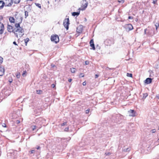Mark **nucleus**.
Here are the masks:
<instances>
[{"label":"nucleus","mask_w":159,"mask_h":159,"mask_svg":"<svg viewBox=\"0 0 159 159\" xmlns=\"http://www.w3.org/2000/svg\"><path fill=\"white\" fill-rule=\"evenodd\" d=\"M15 28L14 29L13 33L16 36L17 38H20L24 34V30L20 27V23H16L15 25Z\"/></svg>","instance_id":"f257e3e1"},{"label":"nucleus","mask_w":159,"mask_h":159,"mask_svg":"<svg viewBox=\"0 0 159 159\" xmlns=\"http://www.w3.org/2000/svg\"><path fill=\"white\" fill-rule=\"evenodd\" d=\"M51 39L52 42L56 43L58 42L59 40V37L57 35H52Z\"/></svg>","instance_id":"f03ea898"},{"label":"nucleus","mask_w":159,"mask_h":159,"mask_svg":"<svg viewBox=\"0 0 159 159\" xmlns=\"http://www.w3.org/2000/svg\"><path fill=\"white\" fill-rule=\"evenodd\" d=\"M125 28L127 31H129L132 30L133 29L132 25L131 24H127L125 25Z\"/></svg>","instance_id":"7ed1b4c3"},{"label":"nucleus","mask_w":159,"mask_h":159,"mask_svg":"<svg viewBox=\"0 0 159 159\" xmlns=\"http://www.w3.org/2000/svg\"><path fill=\"white\" fill-rule=\"evenodd\" d=\"M70 25L69 20H64L63 25L64 27L67 30L69 29V26Z\"/></svg>","instance_id":"20e7f679"},{"label":"nucleus","mask_w":159,"mask_h":159,"mask_svg":"<svg viewBox=\"0 0 159 159\" xmlns=\"http://www.w3.org/2000/svg\"><path fill=\"white\" fill-rule=\"evenodd\" d=\"M104 43L106 45L110 46L113 43V41L110 39H107L105 41Z\"/></svg>","instance_id":"39448f33"},{"label":"nucleus","mask_w":159,"mask_h":159,"mask_svg":"<svg viewBox=\"0 0 159 159\" xmlns=\"http://www.w3.org/2000/svg\"><path fill=\"white\" fill-rule=\"evenodd\" d=\"M5 3L7 6L9 7L11 6L13 3L12 0H6Z\"/></svg>","instance_id":"423d86ee"},{"label":"nucleus","mask_w":159,"mask_h":159,"mask_svg":"<svg viewBox=\"0 0 159 159\" xmlns=\"http://www.w3.org/2000/svg\"><path fill=\"white\" fill-rule=\"evenodd\" d=\"M129 116H135V112L134 110H130L128 111Z\"/></svg>","instance_id":"0eeeda50"},{"label":"nucleus","mask_w":159,"mask_h":159,"mask_svg":"<svg viewBox=\"0 0 159 159\" xmlns=\"http://www.w3.org/2000/svg\"><path fill=\"white\" fill-rule=\"evenodd\" d=\"M83 30V26L82 25H80L77 28L76 31L79 33H81Z\"/></svg>","instance_id":"6e6552de"},{"label":"nucleus","mask_w":159,"mask_h":159,"mask_svg":"<svg viewBox=\"0 0 159 159\" xmlns=\"http://www.w3.org/2000/svg\"><path fill=\"white\" fill-rule=\"evenodd\" d=\"M88 3L87 2H86V1H83V3H82V7H84L81 8H80V9H81L82 10H84L85 8L87 7L88 6Z\"/></svg>","instance_id":"1a4fd4ad"},{"label":"nucleus","mask_w":159,"mask_h":159,"mask_svg":"<svg viewBox=\"0 0 159 159\" xmlns=\"http://www.w3.org/2000/svg\"><path fill=\"white\" fill-rule=\"evenodd\" d=\"M3 19H8L9 20H14V18L12 17H7L6 18L3 17L1 15H0V20H2Z\"/></svg>","instance_id":"9d476101"},{"label":"nucleus","mask_w":159,"mask_h":159,"mask_svg":"<svg viewBox=\"0 0 159 159\" xmlns=\"http://www.w3.org/2000/svg\"><path fill=\"white\" fill-rule=\"evenodd\" d=\"M4 30V27L3 25L0 22V34H2Z\"/></svg>","instance_id":"9b49d317"},{"label":"nucleus","mask_w":159,"mask_h":159,"mask_svg":"<svg viewBox=\"0 0 159 159\" xmlns=\"http://www.w3.org/2000/svg\"><path fill=\"white\" fill-rule=\"evenodd\" d=\"M90 46L92 48L93 50H95V48L94 46V44L93 43V39H91L90 42Z\"/></svg>","instance_id":"f8f14e48"},{"label":"nucleus","mask_w":159,"mask_h":159,"mask_svg":"<svg viewBox=\"0 0 159 159\" xmlns=\"http://www.w3.org/2000/svg\"><path fill=\"white\" fill-rule=\"evenodd\" d=\"M4 68L2 67H0V76H2L4 74Z\"/></svg>","instance_id":"ddd939ff"},{"label":"nucleus","mask_w":159,"mask_h":159,"mask_svg":"<svg viewBox=\"0 0 159 159\" xmlns=\"http://www.w3.org/2000/svg\"><path fill=\"white\" fill-rule=\"evenodd\" d=\"M152 79L151 78H147L145 80V82L147 84H149L152 82Z\"/></svg>","instance_id":"4468645a"},{"label":"nucleus","mask_w":159,"mask_h":159,"mask_svg":"<svg viewBox=\"0 0 159 159\" xmlns=\"http://www.w3.org/2000/svg\"><path fill=\"white\" fill-rule=\"evenodd\" d=\"M7 30L9 32H13L14 29H13L12 27L10 25H8L7 26Z\"/></svg>","instance_id":"2eb2a0df"},{"label":"nucleus","mask_w":159,"mask_h":159,"mask_svg":"<svg viewBox=\"0 0 159 159\" xmlns=\"http://www.w3.org/2000/svg\"><path fill=\"white\" fill-rule=\"evenodd\" d=\"M4 4L5 3L2 1H0V9L3 7Z\"/></svg>","instance_id":"dca6fc26"},{"label":"nucleus","mask_w":159,"mask_h":159,"mask_svg":"<svg viewBox=\"0 0 159 159\" xmlns=\"http://www.w3.org/2000/svg\"><path fill=\"white\" fill-rule=\"evenodd\" d=\"M80 14V11H79V12H73L72 13V16H78V15H79Z\"/></svg>","instance_id":"f3484780"},{"label":"nucleus","mask_w":159,"mask_h":159,"mask_svg":"<svg viewBox=\"0 0 159 159\" xmlns=\"http://www.w3.org/2000/svg\"><path fill=\"white\" fill-rule=\"evenodd\" d=\"M70 70L72 73H74L76 69L74 68H72L70 69Z\"/></svg>","instance_id":"a211bd4d"},{"label":"nucleus","mask_w":159,"mask_h":159,"mask_svg":"<svg viewBox=\"0 0 159 159\" xmlns=\"http://www.w3.org/2000/svg\"><path fill=\"white\" fill-rule=\"evenodd\" d=\"M13 2L16 4L20 2V0H12Z\"/></svg>","instance_id":"6ab92c4d"},{"label":"nucleus","mask_w":159,"mask_h":159,"mask_svg":"<svg viewBox=\"0 0 159 159\" xmlns=\"http://www.w3.org/2000/svg\"><path fill=\"white\" fill-rule=\"evenodd\" d=\"M24 40H25V45H26L27 43L29 41V39L27 38H26Z\"/></svg>","instance_id":"aec40b11"},{"label":"nucleus","mask_w":159,"mask_h":159,"mask_svg":"<svg viewBox=\"0 0 159 159\" xmlns=\"http://www.w3.org/2000/svg\"><path fill=\"white\" fill-rule=\"evenodd\" d=\"M148 96V94L147 93H145L143 94V98H145L146 97Z\"/></svg>","instance_id":"412c9836"},{"label":"nucleus","mask_w":159,"mask_h":159,"mask_svg":"<svg viewBox=\"0 0 159 159\" xmlns=\"http://www.w3.org/2000/svg\"><path fill=\"white\" fill-rule=\"evenodd\" d=\"M42 120V119L41 118H39L38 119H37L35 120V122L36 123H37L39 122V121H40Z\"/></svg>","instance_id":"4be33fe9"},{"label":"nucleus","mask_w":159,"mask_h":159,"mask_svg":"<svg viewBox=\"0 0 159 159\" xmlns=\"http://www.w3.org/2000/svg\"><path fill=\"white\" fill-rule=\"evenodd\" d=\"M155 26L156 27V30H157V28L159 27V24L158 23H156L155 25Z\"/></svg>","instance_id":"5701e85b"},{"label":"nucleus","mask_w":159,"mask_h":159,"mask_svg":"<svg viewBox=\"0 0 159 159\" xmlns=\"http://www.w3.org/2000/svg\"><path fill=\"white\" fill-rule=\"evenodd\" d=\"M35 4L37 7H38L40 8H41V6L40 4L38 3H35Z\"/></svg>","instance_id":"b1692460"},{"label":"nucleus","mask_w":159,"mask_h":159,"mask_svg":"<svg viewBox=\"0 0 159 159\" xmlns=\"http://www.w3.org/2000/svg\"><path fill=\"white\" fill-rule=\"evenodd\" d=\"M26 71H23V73L22 74V76L23 77H25L26 76Z\"/></svg>","instance_id":"393cba45"},{"label":"nucleus","mask_w":159,"mask_h":159,"mask_svg":"<svg viewBox=\"0 0 159 159\" xmlns=\"http://www.w3.org/2000/svg\"><path fill=\"white\" fill-rule=\"evenodd\" d=\"M3 58L0 56V65L2 64L3 62Z\"/></svg>","instance_id":"a878e982"},{"label":"nucleus","mask_w":159,"mask_h":159,"mask_svg":"<svg viewBox=\"0 0 159 159\" xmlns=\"http://www.w3.org/2000/svg\"><path fill=\"white\" fill-rule=\"evenodd\" d=\"M132 74H130V73H127V76L128 77H132Z\"/></svg>","instance_id":"bb28decb"},{"label":"nucleus","mask_w":159,"mask_h":159,"mask_svg":"<svg viewBox=\"0 0 159 159\" xmlns=\"http://www.w3.org/2000/svg\"><path fill=\"white\" fill-rule=\"evenodd\" d=\"M25 18H26V17L28 15V12L27 11H25Z\"/></svg>","instance_id":"cd10ccee"},{"label":"nucleus","mask_w":159,"mask_h":159,"mask_svg":"<svg viewBox=\"0 0 159 159\" xmlns=\"http://www.w3.org/2000/svg\"><path fill=\"white\" fill-rule=\"evenodd\" d=\"M20 75L19 73H17L16 75V77L17 78H19L20 77Z\"/></svg>","instance_id":"c85d7f7f"},{"label":"nucleus","mask_w":159,"mask_h":159,"mask_svg":"<svg viewBox=\"0 0 159 159\" xmlns=\"http://www.w3.org/2000/svg\"><path fill=\"white\" fill-rule=\"evenodd\" d=\"M151 132L152 133H154L156 132V130L155 129H153L151 130Z\"/></svg>","instance_id":"c756f323"},{"label":"nucleus","mask_w":159,"mask_h":159,"mask_svg":"<svg viewBox=\"0 0 159 159\" xmlns=\"http://www.w3.org/2000/svg\"><path fill=\"white\" fill-rule=\"evenodd\" d=\"M31 128H32V130L34 131V130L36 128V126L35 125L32 126Z\"/></svg>","instance_id":"7c9ffc66"},{"label":"nucleus","mask_w":159,"mask_h":159,"mask_svg":"<svg viewBox=\"0 0 159 159\" xmlns=\"http://www.w3.org/2000/svg\"><path fill=\"white\" fill-rule=\"evenodd\" d=\"M41 91L40 90H36V93L37 94H39L40 93V92Z\"/></svg>","instance_id":"2f4dec72"},{"label":"nucleus","mask_w":159,"mask_h":159,"mask_svg":"<svg viewBox=\"0 0 159 159\" xmlns=\"http://www.w3.org/2000/svg\"><path fill=\"white\" fill-rule=\"evenodd\" d=\"M118 2H119V3H123L124 2V0H118Z\"/></svg>","instance_id":"473e14b6"},{"label":"nucleus","mask_w":159,"mask_h":159,"mask_svg":"<svg viewBox=\"0 0 159 159\" xmlns=\"http://www.w3.org/2000/svg\"><path fill=\"white\" fill-rule=\"evenodd\" d=\"M66 122H64L63 123H62L61 124V126H63L64 125H66Z\"/></svg>","instance_id":"72a5a7b5"},{"label":"nucleus","mask_w":159,"mask_h":159,"mask_svg":"<svg viewBox=\"0 0 159 159\" xmlns=\"http://www.w3.org/2000/svg\"><path fill=\"white\" fill-rule=\"evenodd\" d=\"M85 65H87L89 64V61H86L85 62Z\"/></svg>","instance_id":"f704fd0d"},{"label":"nucleus","mask_w":159,"mask_h":159,"mask_svg":"<svg viewBox=\"0 0 159 159\" xmlns=\"http://www.w3.org/2000/svg\"><path fill=\"white\" fill-rule=\"evenodd\" d=\"M68 129H69L68 127H66V128H65V129H64V131H67L68 130Z\"/></svg>","instance_id":"c9c22d12"},{"label":"nucleus","mask_w":159,"mask_h":159,"mask_svg":"<svg viewBox=\"0 0 159 159\" xmlns=\"http://www.w3.org/2000/svg\"><path fill=\"white\" fill-rule=\"evenodd\" d=\"M35 151L34 150H32L30 152L31 153H33L35 152Z\"/></svg>","instance_id":"e433bc0d"},{"label":"nucleus","mask_w":159,"mask_h":159,"mask_svg":"<svg viewBox=\"0 0 159 159\" xmlns=\"http://www.w3.org/2000/svg\"><path fill=\"white\" fill-rule=\"evenodd\" d=\"M130 151V149L129 148H127L126 150V151ZM124 151H125V149H124Z\"/></svg>","instance_id":"4c0bfd02"},{"label":"nucleus","mask_w":159,"mask_h":159,"mask_svg":"<svg viewBox=\"0 0 159 159\" xmlns=\"http://www.w3.org/2000/svg\"><path fill=\"white\" fill-rule=\"evenodd\" d=\"M55 85L54 84H52V88H55Z\"/></svg>","instance_id":"58836bf2"},{"label":"nucleus","mask_w":159,"mask_h":159,"mask_svg":"<svg viewBox=\"0 0 159 159\" xmlns=\"http://www.w3.org/2000/svg\"><path fill=\"white\" fill-rule=\"evenodd\" d=\"M84 75H83L82 74H80V77H83Z\"/></svg>","instance_id":"ea45409f"},{"label":"nucleus","mask_w":159,"mask_h":159,"mask_svg":"<svg viewBox=\"0 0 159 159\" xmlns=\"http://www.w3.org/2000/svg\"><path fill=\"white\" fill-rule=\"evenodd\" d=\"M147 29H145L144 30V34H147Z\"/></svg>","instance_id":"a19ab883"},{"label":"nucleus","mask_w":159,"mask_h":159,"mask_svg":"<svg viewBox=\"0 0 159 159\" xmlns=\"http://www.w3.org/2000/svg\"><path fill=\"white\" fill-rule=\"evenodd\" d=\"M83 85L84 86L85 85H86V82L85 81L83 82Z\"/></svg>","instance_id":"79ce46f5"},{"label":"nucleus","mask_w":159,"mask_h":159,"mask_svg":"<svg viewBox=\"0 0 159 159\" xmlns=\"http://www.w3.org/2000/svg\"><path fill=\"white\" fill-rule=\"evenodd\" d=\"M89 112V110H87L86 111V113L88 114Z\"/></svg>","instance_id":"37998d69"},{"label":"nucleus","mask_w":159,"mask_h":159,"mask_svg":"<svg viewBox=\"0 0 159 159\" xmlns=\"http://www.w3.org/2000/svg\"><path fill=\"white\" fill-rule=\"evenodd\" d=\"M20 99H18L16 101V102H17V103H18V102H20Z\"/></svg>","instance_id":"c03bdc74"},{"label":"nucleus","mask_w":159,"mask_h":159,"mask_svg":"<svg viewBox=\"0 0 159 159\" xmlns=\"http://www.w3.org/2000/svg\"><path fill=\"white\" fill-rule=\"evenodd\" d=\"M51 66L52 67H54L55 66V65L54 64H52L51 65Z\"/></svg>","instance_id":"a18cd8bd"},{"label":"nucleus","mask_w":159,"mask_h":159,"mask_svg":"<svg viewBox=\"0 0 159 159\" xmlns=\"http://www.w3.org/2000/svg\"><path fill=\"white\" fill-rule=\"evenodd\" d=\"M156 2H157V0H154V1L153 2V3L154 4H155L156 3Z\"/></svg>","instance_id":"49530a36"},{"label":"nucleus","mask_w":159,"mask_h":159,"mask_svg":"<svg viewBox=\"0 0 159 159\" xmlns=\"http://www.w3.org/2000/svg\"><path fill=\"white\" fill-rule=\"evenodd\" d=\"M13 44H15V45H17V44L16 43V42L15 41L13 42Z\"/></svg>","instance_id":"de8ad7c7"},{"label":"nucleus","mask_w":159,"mask_h":159,"mask_svg":"<svg viewBox=\"0 0 159 159\" xmlns=\"http://www.w3.org/2000/svg\"><path fill=\"white\" fill-rule=\"evenodd\" d=\"M98 75H97V74L95 75V78H98Z\"/></svg>","instance_id":"09e8293b"},{"label":"nucleus","mask_w":159,"mask_h":159,"mask_svg":"<svg viewBox=\"0 0 159 159\" xmlns=\"http://www.w3.org/2000/svg\"><path fill=\"white\" fill-rule=\"evenodd\" d=\"M20 123V121L19 120H16V123L17 124H19Z\"/></svg>","instance_id":"8fccbe9b"},{"label":"nucleus","mask_w":159,"mask_h":159,"mask_svg":"<svg viewBox=\"0 0 159 159\" xmlns=\"http://www.w3.org/2000/svg\"><path fill=\"white\" fill-rule=\"evenodd\" d=\"M148 34L149 35H150L151 34H152V32H151L150 31L148 32Z\"/></svg>","instance_id":"3c124183"},{"label":"nucleus","mask_w":159,"mask_h":159,"mask_svg":"<svg viewBox=\"0 0 159 159\" xmlns=\"http://www.w3.org/2000/svg\"><path fill=\"white\" fill-rule=\"evenodd\" d=\"M72 79H70L68 80V81L69 82H70L71 81H72Z\"/></svg>","instance_id":"603ef678"},{"label":"nucleus","mask_w":159,"mask_h":159,"mask_svg":"<svg viewBox=\"0 0 159 159\" xmlns=\"http://www.w3.org/2000/svg\"><path fill=\"white\" fill-rule=\"evenodd\" d=\"M38 150H39L40 149V147L39 146H38L36 148Z\"/></svg>","instance_id":"864d4df0"},{"label":"nucleus","mask_w":159,"mask_h":159,"mask_svg":"<svg viewBox=\"0 0 159 159\" xmlns=\"http://www.w3.org/2000/svg\"><path fill=\"white\" fill-rule=\"evenodd\" d=\"M157 68H159V65H157V66H156Z\"/></svg>","instance_id":"5fc2aeb1"},{"label":"nucleus","mask_w":159,"mask_h":159,"mask_svg":"<svg viewBox=\"0 0 159 159\" xmlns=\"http://www.w3.org/2000/svg\"><path fill=\"white\" fill-rule=\"evenodd\" d=\"M2 126L4 127H6V126L5 124H4L3 125H2Z\"/></svg>","instance_id":"6e6d98bb"},{"label":"nucleus","mask_w":159,"mask_h":159,"mask_svg":"<svg viewBox=\"0 0 159 159\" xmlns=\"http://www.w3.org/2000/svg\"><path fill=\"white\" fill-rule=\"evenodd\" d=\"M66 18L65 19V20H69V18L68 17H67V16H66Z\"/></svg>","instance_id":"4d7b16f0"},{"label":"nucleus","mask_w":159,"mask_h":159,"mask_svg":"<svg viewBox=\"0 0 159 159\" xmlns=\"http://www.w3.org/2000/svg\"><path fill=\"white\" fill-rule=\"evenodd\" d=\"M128 19H132V18H131V16H129L128 17Z\"/></svg>","instance_id":"13d9d810"},{"label":"nucleus","mask_w":159,"mask_h":159,"mask_svg":"<svg viewBox=\"0 0 159 159\" xmlns=\"http://www.w3.org/2000/svg\"><path fill=\"white\" fill-rule=\"evenodd\" d=\"M10 22H11V23H14V20H10Z\"/></svg>","instance_id":"bf43d9fd"},{"label":"nucleus","mask_w":159,"mask_h":159,"mask_svg":"<svg viewBox=\"0 0 159 159\" xmlns=\"http://www.w3.org/2000/svg\"><path fill=\"white\" fill-rule=\"evenodd\" d=\"M157 97L158 98H159V95H157Z\"/></svg>","instance_id":"052dcab7"},{"label":"nucleus","mask_w":159,"mask_h":159,"mask_svg":"<svg viewBox=\"0 0 159 159\" xmlns=\"http://www.w3.org/2000/svg\"><path fill=\"white\" fill-rule=\"evenodd\" d=\"M9 82H10V83H11L12 82V80L10 81V80H9Z\"/></svg>","instance_id":"680f3d73"},{"label":"nucleus","mask_w":159,"mask_h":159,"mask_svg":"<svg viewBox=\"0 0 159 159\" xmlns=\"http://www.w3.org/2000/svg\"><path fill=\"white\" fill-rule=\"evenodd\" d=\"M68 140H70V137H69V138H68Z\"/></svg>","instance_id":"e2e57ef3"},{"label":"nucleus","mask_w":159,"mask_h":159,"mask_svg":"<svg viewBox=\"0 0 159 159\" xmlns=\"http://www.w3.org/2000/svg\"><path fill=\"white\" fill-rule=\"evenodd\" d=\"M5 94H7V95H10V93H9V94H7V93H5Z\"/></svg>","instance_id":"0e129e2a"},{"label":"nucleus","mask_w":159,"mask_h":159,"mask_svg":"<svg viewBox=\"0 0 159 159\" xmlns=\"http://www.w3.org/2000/svg\"><path fill=\"white\" fill-rule=\"evenodd\" d=\"M27 1H32L33 0H27Z\"/></svg>","instance_id":"69168bd1"},{"label":"nucleus","mask_w":159,"mask_h":159,"mask_svg":"<svg viewBox=\"0 0 159 159\" xmlns=\"http://www.w3.org/2000/svg\"><path fill=\"white\" fill-rule=\"evenodd\" d=\"M38 153H39V151H38Z\"/></svg>","instance_id":"338daca9"},{"label":"nucleus","mask_w":159,"mask_h":159,"mask_svg":"<svg viewBox=\"0 0 159 159\" xmlns=\"http://www.w3.org/2000/svg\"><path fill=\"white\" fill-rule=\"evenodd\" d=\"M158 129L159 130V128H158Z\"/></svg>","instance_id":"774afa93"}]
</instances>
